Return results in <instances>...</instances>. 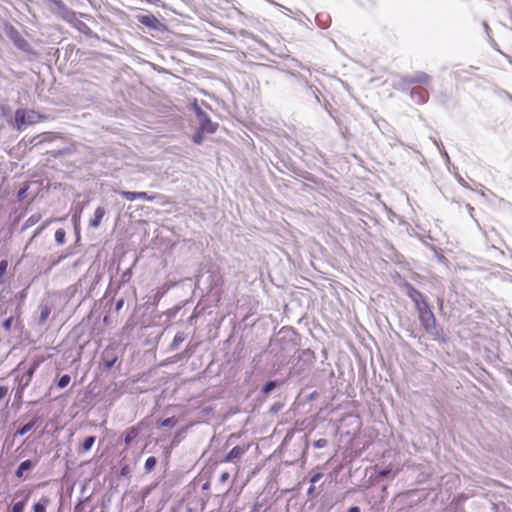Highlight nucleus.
Wrapping results in <instances>:
<instances>
[{
  "mask_svg": "<svg viewBox=\"0 0 512 512\" xmlns=\"http://www.w3.org/2000/svg\"><path fill=\"white\" fill-rule=\"evenodd\" d=\"M33 467V463L31 460H25L23 461L19 467L17 468L15 474L18 478H21L23 476L24 471L29 470Z\"/></svg>",
  "mask_w": 512,
  "mask_h": 512,
  "instance_id": "2eb2a0df",
  "label": "nucleus"
},
{
  "mask_svg": "<svg viewBox=\"0 0 512 512\" xmlns=\"http://www.w3.org/2000/svg\"><path fill=\"white\" fill-rule=\"evenodd\" d=\"M194 111L198 117L201 132L214 133L217 130L218 124L213 123L209 115L197 103L194 104Z\"/></svg>",
  "mask_w": 512,
  "mask_h": 512,
  "instance_id": "20e7f679",
  "label": "nucleus"
},
{
  "mask_svg": "<svg viewBox=\"0 0 512 512\" xmlns=\"http://www.w3.org/2000/svg\"><path fill=\"white\" fill-rule=\"evenodd\" d=\"M204 132H201V130L199 129V131L197 133H195V135L193 136V141L196 143V144H201L202 140H203V134Z\"/></svg>",
  "mask_w": 512,
  "mask_h": 512,
  "instance_id": "2f4dec72",
  "label": "nucleus"
},
{
  "mask_svg": "<svg viewBox=\"0 0 512 512\" xmlns=\"http://www.w3.org/2000/svg\"><path fill=\"white\" fill-rule=\"evenodd\" d=\"M230 475L228 472H223L221 475H220V482L222 483H225L228 479H229Z\"/></svg>",
  "mask_w": 512,
  "mask_h": 512,
  "instance_id": "c9c22d12",
  "label": "nucleus"
},
{
  "mask_svg": "<svg viewBox=\"0 0 512 512\" xmlns=\"http://www.w3.org/2000/svg\"><path fill=\"white\" fill-rule=\"evenodd\" d=\"M57 138H59V135L54 132H44L42 134L35 136L31 140V143H33L35 140H38L36 142V144H41L44 142H52V141L56 140Z\"/></svg>",
  "mask_w": 512,
  "mask_h": 512,
  "instance_id": "9b49d317",
  "label": "nucleus"
},
{
  "mask_svg": "<svg viewBox=\"0 0 512 512\" xmlns=\"http://www.w3.org/2000/svg\"><path fill=\"white\" fill-rule=\"evenodd\" d=\"M47 119L48 116L34 110L17 109L15 112V123L18 130H22L25 125L37 124Z\"/></svg>",
  "mask_w": 512,
  "mask_h": 512,
  "instance_id": "f257e3e1",
  "label": "nucleus"
},
{
  "mask_svg": "<svg viewBox=\"0 0 512 512\" xmlns=\"http://www.w3.org/2000/svg\"><path fill=\"white\" fill-rule=\"evenodd\" d=\"M175 417L166 418L159 424L160 427H174L177 424Z\"/></svg>",
  "mask_w": 512,
  "mask_h": 512,
  "instance_id": "b1692460",
  "label": "nucleus"
},
{
  "mask_svg": "<svg viewBox=\"0 0 512 512\" xmlns=\"http://www.w3.org/2000/svg\"><path fill=\"white\" fill-rule=\"evenodd\" d=\"M70 381L71 377L68 374H65L60 377V379L57 382V386L58 388L63 389L69 385Z\"/></svg>",
  "mask_w": 512,
  "mask_h": 512,
  "instance_id": "5701e85b",
  "label": "nucleus"
},
{
  "mask_svg": "<svg viewBox=\"0 0 512 512\" xmlns=\"http://www.w3.org/2000/svg\"><path fill=\"white\" fill-rule=\"evenodd\" d=\"M36 369H34L33 367L30 366V368L27 370L26 374H25V386H28L29 383L31 382L32 378H33V375L35 373Z\"/></svg>",
  "mask_w": 512,
  "mask_h": 512,
  "instance_id": "393cba45",
  "label": "nucleus"
},
{
  "mask_svg": "<svg viewBox=\"0 0 512 512\" xmlns=\"http://www.w3.org/2000/svg\"><path fill=\"white\" fill-rule=\"evenodd\" d=\"M51 314V308L48 305H41L40 307V316H39V324L43 325L48 320Z\"/></svg>",
  "mask_w": 512,
  "mask_h": 512,
  "instance_id": "4468645a",
  "label": "nucleus"
},
{
  "mask_svg": "<svg viewBox=\"0 0 512 512\" xmlns=\"http://www.w3.org/2000/svg\"><path fill=\"white\" fill-rule=\"evenodd\" d=\"M106 211L103 207H97L94 212L93 218L89 221V226L92 228H98L101 224L103 217L105 216Z\"/></svg>",
  "mask_w": 512,
  "mask_h": 512,
  "instance_id": "9d476101",
  "label": "nucleus"
},
{
  "mask_svg": "<svg viewBox=\"0 0 512 512\" xmlns=\"http://www.w3.org/2000/svg\"><path fill=\"white\" fill-rule=\"evenodd\" d=\"M26 505V501L16 502L12 507V512H23Z\"/></svg>",
  "mask_w": 512,
  "mask_h": 512,
  "instance_id": "a878e982",
  "label": "nucleus"
},
{
  "mask_svg": "<svg viewBox=\"0 0 512 512\" xmlns=\"http://www.w3.org/2000/svg\"><path fill=\"white\" fill-rule=\"evenodd\" d=\"M139 428L136 426H132L128 428L125 432V443L126 445L131 444V442L138 436Z\"/></svg>",
  "mask_w": 512,
  "mask_h": 512,
  "instance_id": "ddd939ff",
  "label": "nucleus"
},
{
  "mask_svg": "<svg viewBox=\"0 0 512 512\" xmlns=\"http://www.w3.org/2000/svg\"><path fill=\"white\" fill-rule=\"evenodd\" d=\"M185 340V335L183 332H178L171 343V348L174 350L178 348V346Z\"/></svg>",
  "mask_w": 512,
  "mask_h": 512,
  "instance_id": "6ab92c4d",
  "label": "nucleus"
},
{
  "mask_svg": "<svg viewBox=\"0 0 512 512\" xmlns=\"http://www.w3.org/2000/svg\"><path fill=\"white\" fill-rule=\"evenodd\" d=\"M427 86H414L411 89V98L417 103V104H424L429 99V91L426 88Z\"/></svg>",
  "mask_w": 512,
  "mask_h": 512,
  "instance_id": "423d86ee",
  "label": "nucleus"
},
{
  "mask_svg": "<svg viewBox=\"0 0 512 512\" xmlns=\"http://www.w3.org/2000/svg\"><path fill=\"white\" fill-rule=\"evenodd\" d=\"M95 440L96 438L94 436H88L84 439L83 443L81 444V447H80V452H87L89 451L92 446L94 445L95 443Z\"/></svg>",
  "mask_w": 512,
  "mask_h": 512,
  "instance_id": "f3484780",
  "label": "nucleus"
},
{
  "mask_svg": "<svg viewBox=\"0 0 512 512\" xmlns=\"http://www.w3.org/2000/svg\"><path fill=\"white\" fill-rule=\"evenodd\" d=\"M323 477V474L321 472H313L310 478V483L315 484L317 483L321 478Z\"/></svg>",
  "mask_w": 512,
  "mask_h": 512,
  "instance_id": "c756f323",
  "label": "nucleus"
},
{
  "mask_svg": "<svg viewBox=\"0 0 512 512\" xmlns=\"http://www.w3.org/2000/svg\"><path fill=\"white\" fill-rule=\"evenodd\" d=\"M409 297L414 301L416 309L419 308L420 303H428L422 293L412 286L409 287Z\"/></svg>",
  "mask_w": 512,
  "mask_h": 512,
  "instance_id": "f8f14e48",
  "label": "nucleus"
},
{
  "mask_svg": "<svg viewBox=\"0 0 512 512\" xmlns=\"http://www.w3.org/2000/svg\"><path fill=\"white\" fill-rule=\"evenodd\" d=\"M49 504L47 497H42L41 500L33 505L34 512H46V507Z\"/></svg>",
  "mask_w": 512,
  "mask_h": 512,
  "instance_id": "a211bd4d",
  "label": "nucleus"
},
{
  "mask_svg": "<svg viewBox=\"0 0 512 512\" xmlns=\"http://www.w3.org/2000/svg\"><path fill=\"white\" fill-rule=\"evenodd\" d=\"M138 21L146 26V27H149V28H152V29H157L158 26L160 25V22L159 20L152 14L150 15H141L138 17Z\"/></svg>",
  "mask_w": 512,
  "mask_h": 512,
  "instance_id": "6e6552de",
  "label": "nucleus"
},
{
  "mask_svg": "<svg viewBox=\"0 0 512 512\" xmlns=\"http://www.w3.org/2000/svg\"><path fill=\"white\" fill-rule=\"evenodd\" d=\"M34 426H35V421H31V422L25 424L19 430H17L16 435L23 436L26 433H28L30 430H32Z\"/></svg>",
  "mask_w": 512,
  "mask_h": 512,
  "instance_id": "aec40b11",
  "label": "nucleus"
},
{
  "mask_svg": "<svg viewBox=\"0 0 512 512\" xmlns=\"http://www.w3.org/2000/svg\"><path fill=\"white\" fill-rule=\"evenodd\" d=\"M46 360L45 356H38L33 359V362L31 364V367L37 370V368L40 366L42 362Z\"/></svg>",
  "mask_w": 512,
  "mask_h": 512,
  "instance_id": "bb28decb",
  "label": "nucleus"
},
{
  "mask_svg": "<svg viewBox=\"0 0 512 512\" xmlns=\"http://www.w3.org/2000/svg\"><path fill=\"white\" fill-rule=\"evenodd\" d=\"M8 395V387L0 386V400L4 399Z\"/></svg>",
  "mask_w": 512,
  "mask_h": 512,
  "instance_id": "f704fd0d",
  "label": "nucleus"
},
{
  "mask_svg": "<svg viewBox=\"0 0 512 512\" xmlns=\"http://www.w3.org/2000/svg\"><path fill=\"white\" fill-rule=\"evenodd\" d=\"M388 473H389V470H383L380 472V476H386V475H388Z\"/></svg>",
  "mask_w": 512,
  "mask_h": 512,
  "instance_id": "58836bf2",
  "label": "nucleus"
},
{
  "mask_svg": "<svg viewBox=\"0 0 512 512\" xmlns=\"http://www.w3.org/2000/svg\"><path fill=\"white\" fill-rule=\"evenodd\" d=\"M402 85L405 87L409 86H429L431 83V77L425 72L418 71L412 75L404 76L401 80Z\"/></svg>",
  "mask_w": 512,
  "mask_h": 512,
  "instance_id": "7ed1b4c3",
  "label": "nucleus"
},
{
  "mask_svg": "<svg viewBox=\"0 0 512 512\" xmlns=\"http://www.w3.org/2000/svg\"><path fill=\"white\" fill-rule=\"evenodd\" d=\"M315 491V484H311V486L309 487L308 491H307V494L308 495H312Z\"/></svg>",
  "mask_w": 512,
  "mask_h": 512,
  "instance_id": "e433bc0d",
  "label": "nucleus"
},
{
  "mask_svg": "<svg viewBox=\"0 0 512 512\" xmlns=\"http://www.w3.org/2000/svg\"><path fill=\"white\" fill-rule=\"evenodd\" d=\"M42 216L39 213L31 215L23 224V229H28L41 220Z\"/></svg>",
  "mask_w": 512,
  "mask_h": 512,
  "instance_id": "dca6fc26",
  "label": "nucleus"
},
{
  "mask_svg": "<svg viewBox=\"0 0 512 512\" xmlns=\"http://www.w3.org/2000/svg\"><path fill=\"white\" fill-rule=\"evenodd\" d=\"M276 386V383L274 381H268L262 388V392L267 394L271 390H273Z\"/></svg>",
  "mask_w": 512,
  "mask_h": 512,
  "instance_id": "cd10ccee",
  "label": "nucleus"
},
{
  "mask_svg": "<svg viewBox=\"0 0 512 512\" xmlns=\"http://www.w3.org/2000/svg\"><path fill=\"white\" fill-rule=\"evenodd\" d=\"M121 305H122V301H120V302L118 303V305H117V306H118V308H119Z\"/></svg>",
  "mask_w": 512,
  "mask_h": 512,
  "instance_id": "a19ab883",
  "label": "nucleus"
},
{
  "mask_svg": "<svg viewBox=\"0 0 512 512\" xmlns=\"http://www.w3.org/2000/svg\"><path fill=\"white\" fill-rule=\"evenodd\" d=\"M327 445V440L322 438V439H318L317 441L314 442V447L316 448H323Z\"/></svg>",
  "mask_w": 512,
  "mask_h": 512,
  "instance_id": "473e14b6",
  "label": "nucleus"
},
{
  "mask_svg": "<svg viewBox=\"0 0 512 512\" xmlns=\"http://www.w3.org/2000/svg\"><path fill=\"white\" fill-rule=\"evenodd\" d=\"M118 357L112 352L111 349L107 348L103 353V365L105 369H111L116 363Z\"/></svg>",
  "mask_w": 512,
  "mask_h": 512,
  "instance_id": "1a4fd4ad",
  "label": "nucleus"
},
{
  "mask_svg": "<svg viewBox=\"0 0 512 512\" xmlns=\"http://www.w3.org/2000/svg\"><path fill=\"white\" fill-rule=\"evenodd\" d=\"M118 193L122 197H124L125 199H127L129 201H134L136 199H144L147 201H154L155 199H158V198L166 199V197L164 195H160V194L149 195L146 192H131V191L121 190V191H118Z\"/></svg>",
  "mask_w": 512,
  "mask_h": 512,
  "instance_id": "39448f33",
  "label": "nucleus"
},
{
  "mask_svg": "<svg viewBox=\"0 0 512 512\" xmlns=\"http://www.w3.org/2000/svg\"><path fill=\"white\" fill-rule=\"evenodd\" d=\"M7 267H8V262L6 260H1L0 261V276L6 272Z\"/></svg>",
  "mask_w": 512,
  "mask_h": 512,
  "instance_id": "72a5a7b5",
  "label": "nucleus"
},
{
  "mask_svg": "<svg viewBox=\"0 0 512 512\" xmlns=\"http://www.w3.org/2000/svg\"><path fill=\"white\" fill-rule=\"evenodd\" d=\"M157 464V459L154 456H150L145 461V470L151 472Z\"/></svg>",
  "mask_w": 512,
  "mask_h": 512,
  "instance_id": "412c9836",
  "label": "nucleus"
},
{
  "mask_svg": "<svg viewBox=\"0 0 512 512\" xmlns=\"http://www.w3.org/2000/svg\"><path fill=\"white\" fill-rule=\"evenodd\" d=\"M66 232L64 229L59 228L55 232V240L58 244H63L65 242Z\"/></svg>",
  "mask_w": 512,
  "mask_h": 512,
  "instance_id": "4be33fe9",
  "label": "nucleus"
},
{
  "mask_svg": "<svg viewBox=\"0 0 512 512\" xmlns=\"http://www.w3.org/2000/svg\"><path fill=\"white\" fill-rule=\"evenodd\" d=\"M420 323L427 333L434 334L436 331V318L428 303H420L417 308Z\"/></svg>",
  "mask_w": 512,
  "mask_h": 512,
  "instance_id": "f03ea898",
  "label": "nucleus"
},
{
  "mask_svg": "<svg viewBox=\"0 0 512 512\" xmlns=\"http://www.w3.org/2000/svg\"><path fill=\"white\" fill-rule=\"evenodd\" d=\"M249 444H243L235 446L230 452L224 457L223 462H231L235 459H240L249 449Z\"/></svg>",
  "mask_w": 512,
  "mask_h": 512,
  "instance_id": "0eeeda50",
  "label": "nucleus"
},
{
  "mask_svg": "<svg viewBox=\"0 0 512 512\" xmlns=\"http://www.w3.org/2000/svg\"><path fill=\"white\" fill-rule=\"evenodd\" d=\"M13 317H9L7 318L3 323H2V327L4 328L5 331H10L11 328H12V325H13Z\"/></svg>",
  "mask_w": 512,
  "mask_h": 512,
  "instance_id": "c85d7f7f",
  "label": "nucleus"
},
{
  "mask_svg": "<svg viewBox=\"0 0 512 512\" xmlns=\"http://www.w3.org/2000/svg\"><path fill=\"white\" fill-rule=\"evenodd\" d=\"M63 258H64L63 256H60V258H59V260L57 261V263H58L59 261H61Z\"/></svg>",
  "mask_w": 512,
  "mask_h": 512,
  "instance_id": "ea45409f",
  "label": "nucleus"
},
{
  "mask_svg": "<svg viewBox=\"0 0 512 512\" xmlns=\"http://www.w3.org/2000/svg\"><path fill=\"white\" fill-rule=\"evenodd\" d=\"M51 222H52V220L45 221L41 226H39L37 228L33 237H36L37 235H39Z\"/></svg>",
  "mask_w": 512,
  "mask_h": 512,
  "instance_id": "7c9ffc66",
  "label": "nucleus"
},
{
  "mask_svg": "<svg viewBox=\"0 0 512 512\" xmlns=\"http://www.w3.org/2000/svg\"><path fill=\"white\" fill-rule=\"evenodd\" d=\"M348 512H360V508L358 506H352L348 509Z\"/></svg>",
  "mask_w": 512,
  "mask_h": 512,
  "instance_id": "4c0bfd02",
  "label": "nucleus"
}]
</instances>
